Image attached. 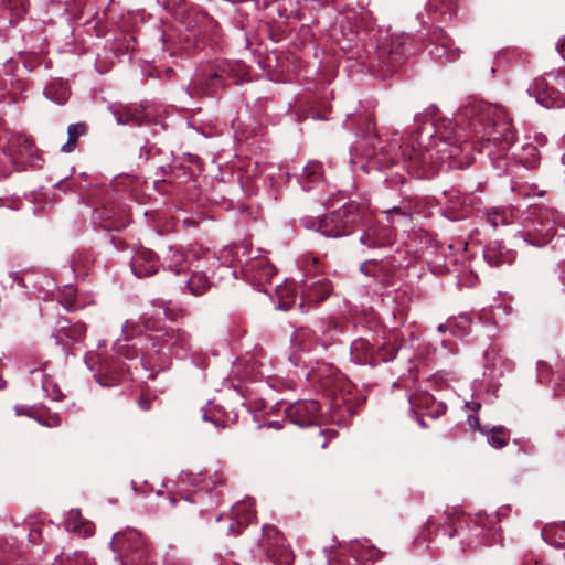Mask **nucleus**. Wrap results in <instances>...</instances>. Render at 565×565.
Instances as JSON below:
<instances>
[{"label": "nucleus", "instance_id": "obj_1", "mask_svg": "<svg viewBox=\"0 0 565 565\" xmlns=\"http://www.w3.org/2000/svg\"><path fill=\"white\" fill-rule=\"evenodd\" d=\"M124 340H117L113 347L117 355H104L100 351L88 352L85 363L94 373V377L102 386L118 384L125 373V363L121 358L132 361L139 358L135 345L126 343L130 335L146 333L152 348L157 349L160 356H174L184 359L191 352V337L181 329L166 327L163 320L156 316H143L140 322L127 320L121 328ZM100 350V345L98 347Z\"/></svg>", "mask_w": 565, "mask_h": 565}, {"label": "nucleus", "instance_id": "obj_2", "mask_svg": "<svg viewBox=\"0 0 565 565\" xmlns=\"http://www.w3.org/2000/svg\"><path fill=\"white\" fill-rule=\"evenodd\" d=\"M420 120V116L415 117L419 126L399 149L409 173L419 179H429L437 174L449 159L459 156L462 146L457 145V137L450 136L454 129L444 136L434 122Z\"/></svg>", "mask_w": 565, "mask_h": 565}, {"label": "nucleus", "instance_id": "obj_3", "mask_svg": "<svg viewBox=\"0 0 565 565\" xmlns=\"http://www.w3.org/2000/svg\"><path fill=\"white\" fill-rule=\"evenodd\" d=\"M211 259L206 252L194 248L177 249L172 246L162 256V267L175 275H183L182 284L193 296H201L211 287L207 271Z\"/></svg>", "mask_w": 565, "mask_h": 565}, {"label": "nucleus", "instance_id": "obj_4", "mask_svg": "<svg viewBox=\"0 0 565 565\" xmlns=\"http://www.w3.org/2000/svg\"><path fill=\"white\" fill-rule=\"evenodd\" d=\"M340 24L343 39L339 40V45L341 50L351 53V57L360 60L362 64H366L371 68L386 67L387 72H393L402 63L405 51L399 43L395 44L399 39L392 40L390 45L385 42L380 45L374 40L359 44L364 40L363 35L351 26L347 34L344 21L342 20Z\"/></svg>", "mask_w": 565, "mask_h": 565}, {"label": "nucleus", "instance_id": "obj_5", "mask_svg": "<svg viewBox=\"0 0 565 565\" xmlns=\"http://www.w3.org/2000/svg\"><path fill=\"white\" fill-rule=\"evenodd\" d=\"M220 262L232 268V275L237 277V268L253 285L268 282L275 275V267L267 257L260 255V249L255 252L250 243L243 242L241 245H231L224 248L220 255Z\"/></svg>", "mask_w": 565, "mask_h": 565}, {"label": "nucleus", "instance_id": "obj_6", "mask_svg": "<svg viewBox=\"0 0 565 565\" xmlns=\"http://www.w3.org/2000/svg\"><path fill=\"white\" fill-rule=\"evenodd\" d=\"M470 114L476 116L478 122L487 121L482 137L488 142L501 145L503 148L513 143L515 130L505 114L480 103L465 109V116H470Z\"/></svg>", "mask_w": 565, "mask_h": 565}, {"label": "nucleus", "instance_id": "obj_7", "mask_svg": "<svg viewBox=\"0 0 565 565\" xmlns=\"http://www.w3.org/2000/svg\"><path fill=\"white\" fill-rule=\"evenodd\" d=\"M562 223V216L554 210L534 209L521 222L516 236L534 247L545 246L555 233V225Z\"/></svg>", "mask_w": 565, "mask_h": 565}, {"label": "nucleus", "instance_id": "obj_8", "mask_svg": "<svg viewBox=\"0 0 565 565\" xmlns=\"http://www.w3.org/2000/svg\"><path fill=\"white\" fill-rule=\"evenodd\" d=\"M110 545L119 554L124 565H145L151 554L146 539L132 529L116 533Z\"/></svg>", "mask_w": 565, "mask_h": 565}, {"label": "nucleus", "instance_id": "obj_9", "mask_svg": "<svg viewBox=\"0 0 565 565\" xmlns=\"http://www.w3.org/2000/svg\"><path fill=\"white\" fill-rule=\"evenodd\" d=\"M362 207L354 202L345 203L332 215L319 218L316 224V231L326 237H341L345 234V228L354 221V212H360Z\"/></svg>", "mask_w": 565, "mask_h": 565}, {"label": "nucleus", "instance_id": "obj_10", "mask_svg": "<svg viewBox=\"0 0 565 565\" xmlns=\"http://www.w3.org/2000/svg\"><path fill=\"white\" fill-rule=\"evenodd\" d=\"M318 335L316 331L309 328H299L291 335L292 352L290 361L298 365L300 363L311 364L313 359L310 355L318 356L320 354Z\"/></svg>", "mask_w": 565, "mask_h": 565}, {"label": "nucleus", "instance_id": "obj_11", "mask_svg": "<svg viewBox=\"0 0 565 565\" xmlns=\"http://www.w3.org/2000/svg\"><path fill=\"white\" fill-rule=\"evenodd\" d=\"M396 354L397 349L393 344L383 345L374 352L372 344L362 338L354 340L350 348L351 361L361 365H375L380 361L387 362L393 360Z\"/></svg>", "mask_w": 565, "mask_h": 565}, {"label": "nucleus", "instance_id": "obj_12", "mask_svg": "<svg viewBox=\"0 0 565 565\" xmlns=\"http://www.w3.org/2000/svg\"><path fill=\"white\" fill-rule=\"evenodd\" d=\"M454 516L457 518L460 525L462 523L467 524L468 533L462 539V543L469 547H476L480 544H492L495 539V530L494 527H488L487 524L490 523L487 518L478 514L475 520H470L467 522L466 520H461V515L459 511H454L452 514L448 515V521L451 524H455Z\"/></svg>", "mask_w": 565, "mask_h": 565}, {"label": "nucleus", "instance_id": "obj_13", "mask_svg": "<svg viewBox=\"0 0 565 565\" xmlns=\"http://www.w3.org/2000/svg\"><path fill=\"white\" fill-rule=\"evenodd\" d=\"M286 415L292 424L299 427L321 425L323 418L321 405L315 399L297 401L288 405Z\"/></svg>", "mask_w": 565, "mask_h": 565}, {"label": "nucleus", "instance_id": "obj_14", "mask_svg": "<svg viewBox=\"0 0 565 565\" xmlns=\"http://www.w3.org/2000/svg\"><path fill=\"white\" fill-rule=\"evenodd\" d=\"M264 535L267 541H273V546L268 548V556L275 565H290L294 556L289 547L285 544V537L273 526H264Z\"/></svg>", "mask_w": 565, "mask_h": 565}, {"label": "nucleus", "instance_id": "obj_15", "mask_svg": "<svg viewBox=\"0 0 565 565\" xmlns=\"http://www.w3.org/2000/svg\"><path fill=\"white\" fill-rule=\"evenodd\" d=\"M32 140L24 135H13L9 138L4 148V153L12 160V163L19 166L24 159H31L34 154Z\"/></svg>", "mask_w": 565, "mask_h": 565}, {"label": "nucleus", "instance_id": "obj_16", "mask_svg": "<svg viewBox=\"0 0 565 565\" xmlns=\"http://www.w3.org/2000/svg\"><path fill=\"white\" fill-rule=\"evenodd\" d=\"M131 271L138 278L153 275L158 270V260L152 250L138 248L131 258Z\"/></svg>", "mask_w": 565, "mask_h": 565}, {"label": "nucleus", "instance_id": "obj_17", "mask_svg": "<svg viewBox=\"0 0 565 565\" xmlns=\"http://www.w3.org/2000/svg\"><path fill=\"white\" fill-rule=\"evenodd\" d=\"M434 40L436 44L429 51V54L434 56L436 61L454 62L459 57V49L452 47V41L447 36L443 30H438L434 33Z\"/></svg>", "mask_w": 565, "mask_h": 565}, {"label": "nucleus", "instance_id": "obj_18", "mask_svg": "<svg viewBox=\"0 0 565 565\" xmlns=\"http://www.w3.org/2000/svg\"><path fill=\"white\" fill-rule=\"evenodd\" d=\"M360 242L369 248H380L391 242L387 226H374L366 230L360 237Z\"/></svg>", "mask_w": 565, "mask_h": 565}, {"label": "nucleus", "instance_id": "obj_19", "mask_svg": "<svg viewBox=\"0 0 565 565\" xmlns=\"http://www.w3.org/2000/svg\"><path fill=\"white\" fill-rule=\"evenodd\" d=\"M352 414V405L349 398L342 395H335L329 402V419L337 424H342Z\"/></svg>", "mask_w": 565, "mask_h": 565}, {"label": "nucleus", "instance_id": "obj_20", "mask_svg": "<svg viewBox=\"0 0 565 565\" xmlns=\"http://www.w3.org/2000/svg\"><path fill=\"white\" fill-rule=\"evenodd\" d=\"M65 527L68 532H74L83 536H89L94 533V524L84 519L78 509L68 511L65 519Z\"/></svg>", "mask_w": 565, "mask_h": 565}, {"label": "nucleus", "instance_id": "obj_21", "mask_svg": "<svg viewBox=\"0 0 565 565\" xmlns=\"http://www.w3.org/2000/svg\"><path fill=\"white\" fill-rule=\"evenodd\" d=\"M86 328L83 323L72 324L68 320H60L57 333L55 335L56 343L62 344L64 349L67 348V343L63 342V338L71 339L73 341L81 340L85 334Z\"/></svg>", "mask_w": 565, "mask_h": 565}, {"label": "nucleus", "instance_id": "obj_22", "mask_svg": "<svg viewBox=\"0 0 565 565\" xmlns=\"http://www.w3.org/2000/svg\"><path fill=\"white\" fill-rule=\"evenodd\" d=\"M322 182V166L318 161H309L299 175V183L303 190H311Z\"/></svg>", "mask_w": 565, "mask_h": 565}, {"label": "nucleus", "instance_id": "obj_23", "mask_svg": "<svg viewBox=\"0 0 565 565\" xmlns=\"http://www.w3.org/2000/svg\"><path fill=\"white\" fill-rule=\"evenodd\" d=\"M483 257L489 266L495 267L504 263H510L513 256L501 243L494 242L484 248Z\"/></svg>", "mask_w": 565, "mask_h": 565}, {"label": "nucleus", "instance_id": "obj_24", "mask_svg": "<svg viewBox=\"0 0 565 565\" xmlns=\"http://www.w3.org/2000/svg\"><path fill=\"white\" fill-rule=\"evenodd\" d=\"M332 286L328 279H319L309 285L305 292L303 298L308 302L318 303L330 296Z\"/></svg>", "mask_w": 565, "mask_h": 565}, {"label": "nucleus", "instance_id": "obj_25", "mask_svg": "<svg viewBox=\"0 0 565 565\" xmlns=\"http://www.w3.org/2000/svg\"><path fill=\"white\" fill-rule=\"evenodd\" d=\"M191 85L194 89H198L200 94H212L224 86V81L222 75L213 72L205 78H203L201 75H196L193 78Z\"/></svg>", "mask_w": 565, "mask_h": 565}, {"label": "nucleus", "instance_id": "obj_26", "mask_svg": "<svg viewBox=\"0 0 565 565\" xmlns=\"http://www.w3.org/2000/svg\"><path fill=\"white\" fill-rule=\"evenodd\" d=\"M408 402L412 408L418 407L427 409L429 412V415L431 416H439L444 414L446 411V406L444 403H438L436 411H429L431 406L435 404V398L427 392L409 395Z\"/></svg>", "mask_w": 565, "mask_h": 565}, {"label": "nucleus", "instance_id": "obj_27", "mask_svg": "<svg viewBox=\"0 0 565 565\" xmlns=\"http://www.w3.org/2000/svg\"><path fill=\"white\" fill-rule=\"evenodd\" d=\"M231 513L237 526L247 525L255 518L254 502L252 499L237 502Z\"/></svg>", "mask_w": 565, "mask_h": 565}, {"label": "nucleus", "instance_id": "obj_28", "mask_svg": "<svg viewBox=\"0 0 565 565\" xmlns=\"http://www.w3.org/2000/svg\"><path fill=\"white\" fill-rule=\"evenodd\" d=\"M320 333L319 337V347H320V353L326 351L329 345H331L335 340L337 335L339 334V327L338 323L333 320H327L322 321L316 331L317 333Z\"/></svg>", "mask_w": 565, "mask_h": 565}, {"label": "nucleus", "instance_id": "obj_29", "mask_svg": "<svg viewBox=\"0 0 565 565\" xmlns=\"http://www.w3.org/2000/svg\"><path fill=\"white\" fill-rule=\"evenodd\" d=\"M44 95L52 102L62 105L68 99V85L64 81H54L44 88Z\"/></svg>", "mask_w": 565, "mask_h": 565}, {"label": "nucleus", "instance_id": "obj_30", "mask_svg": "<svg viewBox=\"0 0 565 565\" xmlns=\"http://www.w3.org/2000/svg\"><path fill=\"white\" fill-rule=\"evenodd\" d=\"M350 552L356 561L364 564L374 562L380 553L374 546H367L359 541L350 544Z\"/></svg>", "mask_w": 565, "mask_h": 565}, {"label": "nucleus", "instance_id": "obj_31", "mask_svg": "<svg viewBox=\"0 0 565 565\" xmlns=\"http://www.w3.org/2000/svg\"><path fill=\"white\" fill-rule=\"evenodd\" d=\"M276 295L278 298L277 307L280 310L287 311L291 309L296 301V291L291 285L286 284L282 286H278L276 289Z\"/></svg>", "mask_w": 565, "mask_h": 565}, {"label": "nucleus", "instance_id": "obj_32", "mask_svg": "<svg viewBox=\"0 0 565 565\" xmlns=\"http://www.w3.org/2000/svg\"><path fill=\"white\" fill-rule=\"evenodd\" d=\"M87 128L84 124H73L67 128V141L62 146L61 150L65 153L72 152L77 145L79 137L84 136Z\"/></svg>", "mask_w": 565, "mask_h": 565}, {"label": "nucleus", "instance_id": "obj_33", "mask_svg": "<svg viewBox=\"0 0 565 565\" xmlns=\"http://www.w3.org/2000/svg\"><path fill=\"white\" fill-rule=\"evenodd\" d=\"M543 86L544 83L540 81L533 88L537 93L536 100L545 107H551L558 99L559 93L554 89H544Z\"/></svg>", "mask_w": 565, "mask_h": 565}, {"label": "nucleus", "instance_id": "obj_34", "mask_svg": "<svg viewBox=\"0 0 565 565\" xmlns=\"http://www.w3.org/2000/svg\"><path fill=\"white\" fill-rule=\"evenodd\" d=\"M518 160L526 168L532 169L539 162V151L534 145L527 143L522 147L520 153L516 154Z\"/></svg>", "mask_w": 565, "mask_h": 565}, {"label": "nucleus", "instance_id": "obj_35", "mask_svg": "<svg viewBox=\"0 0 565 565\" xmlns=\"http://www.w3.org/2000/svg\"><path fill=\"white\" fill-rule=\"evenodd\" d=\"M510 434L503 426H494L491 428L488 443L495 449L503 448L508 445Z\"/></svg>", "mask_w": 565, "mask_h": 565}, {"label": "nucleus", "instance_id": "obj_36", "mask_svg": "<svg viewBox=\"0 0 565 565\" xmlns=\"http://www.w3.org/2000/svg\"><path fill=\"white\" fill-rule=\"evenodd\" d=\"M512 215V210L494 209L486 214V220L491 226L497 227L499 225L509 224Z\"/></svg>", "mask_w": 565, "mask_h": 565}, {"label": "nucleus", "instance_id": "obj_37", "mask_svg": "<svg viewBox=\"0 0 565 565\" xmlns=\"http://www.w3.org/2000/svg\"><path fill=\"white\" fill-rule=\"evenodd\" d=\"M394 149L386 150L383 146L379 149L373 147L372 150H367L364 156L367 158H375L382 166H391L395 163V157L391 153Z\"/></svg>", "mask_w": 565, "mask_h": 565}, {"label": "nucleus", "instance_id": "obj_38", "mask_svg": "<svg viewBox=\"0 0 565 565\" xmlns=\"http://www.w3.org/2000/svg\"><path fill=\"white\" fill-rule=\"evenodd\" d=\"M116 116V120L118 124L126 125V124H141V115L137 110H131L130 108L124 109V111L119 115L114 113Z\"/></svg>", "mask_w": 565, "mask_h": 565}, {"label": "nucleus", "instance_id": "obj_39", "mask_svg": "<svg viewBox=\"0 0 565 565\" xmlns=\"http://www.w3.org/2000/svg\"><path fill=\"white\" fill-rule=\"evenodd\" d=\"M449 323L451 324V332L455 335L461 337L467 332L471 320L467 316H460L456 319H449Z\"/></svg>", "mask_w": 565, "mask_h": 565}, {"label": "nucleus", "instance_id": "obj_40", "mask_svg": "<svg viewBox=\"0 0 565 565\" xmlns=\"http://www.w3.org/2000/svg\"><path fill=\"white\" fill-rule=\"evenodd\" d=\"M66 561L68 565H94V562L83 552H75L73 555H67Z\"/></svg>", "mask_w": 565, "mask_h": 565}, {"label": "nucleus", "instance_id": "obj_41", "mask_svg": "<svg viewBox=\"0 0 565 565\" xmlns=\"http://www.w3.org/2000/svg\"><path fill=\"white\" fill-rule=\"evenodd\" d=\"M43 390L46 395L50 396L53 401H60L63 396L62 392L55 387V385L51 384L47 380L42 384Z\"/></svg>", "mask_w": 565, "mask_h": 565}, {"label": "nucleus", "instance_id": "obj_42", "mask_svg": "<svg viewBox=\"0 0 565 565\" xmlns=\"http://www.w3.org/2000/svg\"><path fill=\"white\" fill-rule=\"evenodd\" d=\"M64 292H65V296L67 297L62 300L64 303V307L67 310H74L75 307L73 303V298L75 297V290L72 287H66Z\"/></svg>", "mask_w": 565, "mask_h": 565}, {"label": "nucleus", "instance_id": "obj_43", "mask_svg": "<svg viewBox=\"0 0 565 565\" xmlns=\"http://www.w3.org/2000/svg\"><path fill=\"white\" fill-rule=\"evenodd\" d=\"M450 0H429L428 8L433 11H441L444 6H447Z\"/></svg>", "mask_w": 565, "mask_h": 565}, {"label": "nucleus", "instance_id": "obj_44", "mask_svg": "<svg viewBox=\"0 0 565 565\" xmlns=\"http://www.w3.org/2000/svg\"><path fill=\"white\" fill-rule=\"evenodd\" d=\"M38 422L41 424V425H44V426H49V427H53V426H58L61 424V418L57 414H54L53 416L50 417L49 420L46 422H43L41 420L40 418H38Z\"/></svg>", "mask_w": 565, "mask_h": 565}, {"label": "nucleus", "instance_id": "obj_45", "mask_svg": "<svg viewBox=\"0 0 565 565\" xmlns=\"http://www.w3.org/2000/svg\"><path fill=\"white\" fill-rule=\"evenodd\" d=\"M468 424L471 428H478L479 427V418L475 415H469L468 418Z\"/></svg>", "mask_w": 565, "mask_h": 565}, {"label": "nucleus", "instance_id": "obj_46", "mask_svg": "<svg viewBox=\"0 0 565 565\" xmlns=\"http://www.w3.org/2000/svg\"><path fill=\"white\" fill-rule=\"evenodd\" d=\"M556 51L563 55L565 53V36L561 38L556 43Z\"/></svg>", "mask_w": 565, "mask_h": 565}, {"label": "nucleus", "instance_id": "obj_47", "mask_svg": "<svg viewBox=\"0 0 565 565\" xmlns=\"http://www.w3.org/2000/svg\"><path fill=\"white\" fill-rule=\"evenodd\" d=\"M373 262L372 260H366L364 262L363 264H361L360 266V270L364 274V275H371L370 270H369V266L372 265Z\"/></svg>", "mask_w": 565, "mask_h": 565}, {"label": "nucleus", "instance_id": "obj_48", "mask_svg": "<svg viewBox=\"0 0 565 565\" xmlns=\"http://www.w3.org/2000/svg\"><path fill=\"white\" fill-rule=\"evenodd\" d=\"M139 407L143 411H148L151 408V404L149 399L140 398L139 399Z\"/></svg>", "mask_w": 565, "mask_h": 565}, {"label": "nucleus", "instance_id": "obj_49", "mask_svg": "<svg viewBox=\"0 0 565 565\" xmlns=\"http://www.w3.org/2000/svg\"><path fill=\"white\" fill-rule=\"evenodd\" d=\"M465 406H466L467 408H471V409H472V411H475V412H478V411L480 409V407H481L480 403H478V402H473V401H471V402H466V403H465Z\"/></svg>", "mask_w": 565, "mask_h": 565}, {"label": "nucleus", "instance_id": "obj_50", "mask_svg": "<svg viewBox=\"0 0 565 565\" xmlns=\"http://www.w3.org/2000/svg\"><path fill=\"white\" fill-rule=\"evenodd\" d=\"M439 332L444 333L447 330H451V324L449 323V320L446 323H441L438 327Z\"/></svg>", "mask_w": 565, "mask_h": 565}, {"label": "nucleus", "instance_id": "obj_51", "mask_svg": "<svg viewBox=\"0 0 565 565\" xmlns=\"http://www.w3.org/2000/svg\"><path fill=\"white\" fill-rule=\"evenodd\" d=\"M146 369L152 366L151 362L146 358V356H141L140 358V361H139Z\"/></svg>", "mask_w": 565, "mask_h": 565}, {"label": "nucleus", "instance_id": "obj_52", "mask_svg": "<svg viewBox=\"0 0 565 565\" xmlns=\"http://www.w3.org/2000/svg\"><path fill=\"white\" fill-rule=\"evenodd\" d=\"M266 426H268V427H273V428H275V429H279V428H281V425H280V423H279V422H269L268 424H266Z\"/></svg>", "mask_w": 565, "mask_h": 565}, {"label": "nucleus", "instance_id": "obj_53", "mask_svg": "<svg viewBox=\"0 0 565 565\" xmlns=\"http://www.w3.org/2000/svg\"><path fill=\"white\" fill-rule=\"evenodd\" d=\"M324 552H326V555H327V558H328V562L331 563L332 561V547L330 548H324Z\"/></svg>", "mask_w": 565, "mask_h": 565}, {"label": "nucleus", "instance_id": "obj_54", "mask_svg": "<svg viewBox=\"0 0 565 565\" xmlns=\"http://www.w3.org/2000/svg\"><path fill=\"white\" fill-rule=\"evenodd\" d=\"M228 532L233 533V534H238L239 533V530L236 529V525L233 523L228 526Z\"/></svg>", "mask_w": 565, "mask_h": 565}, {"label": "nucleus", "instance_id": "obj_55", "mask_svg": "<svg viewBox=\"0 0 565 565\" xmlns=\"http://www.w3.org/2000/svg\"><path fill=\"white\" fill-rule=\"evenodd\" d=\"M15 413H17V415H22V414L30 415L28 412L23 411L22 406H15Z\"/></svg>", "mask_w": 565, "mask_h": 565}, {"label": "nucleus", "instance_id": "obj_56", "mask_svg": "<svg viewBox=\"0 0 565 565\" xmlns=\"http://www.w3.org/2000/svg\"><path fill=\"white\" fill-rule=\"evenodd\" d=\"M303 225H305L306 227H313V226H315V223H313L311 220H309V218H305V220H303Z\"/></svg>", "mask_w": 565, "mask_h": 565}, {"label": "nucleus", "instance_id": "obj_57", "mask_svg": "<svg viewBox=\"0 0 565 565\" xmlns=\"http://www.w3.org/2000/svg\"><path fill=\"white\" fill-rule=\"evenodd\" d=\"M72 266H73V269L75 271L79 270V260L78 259H74L73 263H72Z\"/></svg>", "mask_w": 565, "mask_h": 565}, {"label": "nucleus", "instance_id": "obj_58", "mask_svg": "<svg viewBox=\"0 0 565 565\" xmlns=\"http://www.w3.org/2000/svg\"><path fill=\"white\" fill-rule=\"evenodd\" d=\"M63 561H64V556H63V555H60V556H57V557L55 558V563H54V565H60V564H62V563H63Z\"/></svg>", "mask_w": 565, "mask_h": 565}, {"label": "nucleus", "instance_id": "obj_59", "mask_svg": "<svg viewBox=\"0 0 565 565\" xmlns=\"http://www.w3.org/2000/svg\"><path fill=\"white\" fill-rule=\"evenodd\" d=\"M456 535H461V533L459 532V530L457 527L449 533V537H454Z\"/></svg>", "mask_w": 565, "mask_h": 565}, {"label": "nucleus", "instance_id": "obj_60", "mask_svg": "<svg viewBox=\"0 0 565 565\" xmlns=\"http://www.w3.org/2000/svg\"><path fill=\"white\" fill-rule=\"evenodd\" d=\"M537 367H539V371L542 372L543 369H547V364L543 363V362H540L537 364Z\"/></svg>", "mask_w": 565, "mask_h": 565}, {"label": "nucleus", "instance_id": "obj_61", "mask_svg": "<svg viewBox=\"0 0 565 565\" xmlns=\"http://www.w3.org/2000/svg\"><path fill=\"white\" fill-rule=\"evenodd\" d=\"M10 277L13 279V280H18L19 279V276L17 273H11L10 274Z\"/></svg>", "mask_w": 565, "mask_h": 565}, {"label": "nucleus", "instance_id": "obj_62", "mask_svg": "<svg viewBox=\"0 0 565 565\" xmlns=\"http://www.w3.org/2000/svg\"><path fill=\"white\" fill-rule=\"evenodd\" d=\"M200 490H210V488L207 486H199Z\"/></svg>", "mask_w": 565, "mask_h": 565}, {"label": "nucleus", "instance_id": "obj_63", "mask_svg": "<svg viewBox=\"0 0 565 565\" xmlns=\"http://www.w3.org/2000/svg\"><path fill=\"white\" fill-rule=\"evenodd\" d=\"M392 213H401V211L396 207H394L393 210H391Z\"/></svg>", "mask_w": 565, "mask_h": 565}, {"label": "nucleus", "instance_id": "obj_64", "mask_svg": "<svg viewBox=\"0 0 565 565\" xmlns=\"http://www.w3.org/2000/svg\"><path fill=\"white\" fill-rule=\"evenodd\" d=\"M4 387V382L0 379V390Z\"/></svg>", "mask_w": 565, "mask_h": 565}]
</instances>
